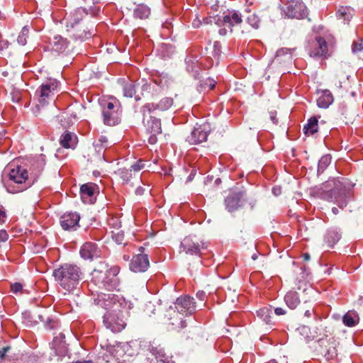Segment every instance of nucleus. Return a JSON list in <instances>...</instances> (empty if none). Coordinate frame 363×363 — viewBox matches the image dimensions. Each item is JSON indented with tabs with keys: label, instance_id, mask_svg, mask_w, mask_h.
<instances>
[{
	"label": "nucleus",
	"instance_id": "49530a36",
	"mask_svg": "<svg viewBox=\"0 0 363 363\" xmlns=\"http://www.w3.org/2000/svg\"><path fill=\"white\" fill-rule=\"evenodd\" d=\"M45 163L43 160H41L40 161H37L36 167L37 169L35 170V174L37 175L39 172H40L43 169V166Z\"/></svg>",
	"mask_w": 363,
	"mask_h": 363
},
{
	"label": "nucleus",
	"instance_id": "a211bd4d",
	"mask_svg": "<svg viewBox=\"0 0 363 363\" xmlns=\"http://www.w3.org/2000/svg\"><path fill=\"white\" fill-rule=\"evenodd\" d=\"M101 255V250L96 243L87 242L81 247L80 255L84 259L92 260L94 258L100 257Z\"/></svg>",
	"mask_w": 363,
	"mask_h": 363
},
{
	"label": "nucleus",
	"instance_id": "dca6fc26",
	"mask_svg": "<svg viewBox=\"0 0 363 363\" xmlns=\"http://www.w3.org/2000/svg\"><path fill=\"white\" fill-rule=\"evenodd\" d=\"M175 308L180 314L191 315L196 308L194 298L189 296L179 297L175 302Z\"/></svg>",
	"mask_w": 363,
	"mask_h": 363
},
{
	"label": "nucleus",
	"instance_id": "a878e982",
	"mask_svg": "<svg viewBox=\"0 0 363 363\" xmlns=\"http://www.w3.org/2000/svg\"><path fill=\"white\" fill-rule=\"evenodd\" d=\"M341 233L337 228L329 229L325 235V242L328 246L333 247L340 239Z\"/></svg>",
	"mask_w": 363,
	"mask_h": 363
},
{
	"label": "nucleus",
	"instance_id": "473e14b6",
	"mask_svg": "<svg viewBox=\"0 0 363 363\" xmlns=\"http://www.w3.org/2000/svg\"><path fill=\"white\" fill-rule=\"evenodd\" d=\"M60 143L65 148H70L73 145L72 135L70 133H65L60 139Z\"/></svg>",
	"mask_w": 363,
	"mask_h": 363
},
{
	"label": "nucleus",
	"instance_id": "ddd939ff",
	"mask_svg": "<svg viewBox=\"0 0 363 363\" xmlns=\"http://www.w3.org/2000/svg\"><path fill=\"white\" fill-rule=\"evenodd\" d=\"M174 104V99L172 97H164L161 99L157 103H149L145 104L141 108L143 114H150L155 111H166L173 107Z\"/></svg>",
	"mask_w": 363,
	"mask_h": 363
},
{
	"label": "nucleus",
	"instance_id": "ea45409f",
	"mask_svg": "<svg viewBox=\"0 0 363 363\" xmlns=\"http://www.w3.org/2000/svg\"><path fill=\"white\" fill-rule=\"evenodd\" d=\"M221 52V46L219 42L216 41L213 44V55L215 58H216L217 61L218 62L219 57Z\"/></svg>",
	"mask_w": 363,
	"mask_h": 363
},
{
	"label": "nucleus",
	"instance_id": "e433bc0d",
	"mask_svg": "<svg viewBox=\"0 0 363 363\" xmlns=\"http://www.w3.org/2000/svg\"><path fill=\"white\" fill-rule=\"evenodd\" d=\"M135 94V84L131 82L123 86V94L126 97L132 98Z\"/></svg>",
	"mask_w": 363,
	"mask_h": 363
},
{
	"label": "nucleus",
	"instance_id": "cd10ccee",
	"mask_svg": "<svg viewBox=\"0 0 363 363\" xmlns=\"http://www.w3.org/2000/svg\"><path fill=\"white\" fill-rule=\"evenodd\" d=\"M150 14V9L144 4L138 5L133 11V16L136 18L145 19Z\"/></svg>",
	"mask_w": 363,
	"mask_h": 363
},
{
	"label": "nucleus",
	"instance_id": "de8ad7c7",
	"mask_svg": "<svg viewBox=\"0 0 363 363\" xmlns=\"http://www.w3.org/2000/svg\"><path fill=\"white\" fill-rule=\"evenodd\" d=\"M9 238V235L4 230H0V242H6Z\"/></svg>",
	"mask_w": 363,
	"mask_h": 363
},
{
	"label": "nucleus",
	"instance_id": "7c9ffc66",
	"mask_svg": "<svg viewBox=\"0 0 363 363\" xmlns=\"http://www.w3.org/2000/svg\"><path fill=\"white\" fill-rule=\"evenodd\" d=\"M59 121L61 125L64 128L69 126L72 123V118L74 120L77 119L78 117L76 113L69 111L64 113L63 114L59 116Z\"/></svg>",
	"mask_w": 363,
	"mask_h": 363
},
{
	"label": "nucleus",
	"instance_id": "72a5a7b5",
	"mask_svg": "<svg viewBox=\"0 0 363 363\" xmlns=\"http://www.w3.org/2000/svg\"><path fill=\"white\" fill-rule=\"evenodd\" d=\"M331 162V157L330 155H323L319 160L318 164V172L323 173L327 167Z\"/></svg>",
	"mask_w": 363,
	"mask_h": 363
},
{
	"label": "nucleus",
	"instance_id": "c9c22d12",
	"mask_svg": "<svg viewBox=\"0 0 363 363\" xmlns=\"http://www.w3.org/2000/svg\"><path fill=\"white\" fill-rule=\"evenodd\" d=\"M282 56H284L286 60H291L292 59V55H291V50L283 48L277 50L275 56V59L277 60H280V57Z\"/></svg>",
	"mask_w": 363,
	"mask_h": 363
},
{
	"label": "nucleus",
	"instance_id": "f257e3e1",
	"mask_svg": "<svg viewBox=\"0 0 363 363\" xmlns=\"http://www.w3.org/2000/svg\"><path fill=\"white\" fill-rule=\"evenodd\" d=\"M88 13V10L82 7L66 13L63 21L69 38L74 40L83 41L93 35V26L89 28L84 21Z\"/></svg>",
	"mask_w": 363,
	"mask_h": 363
},
{
	"label": "nucleus",
	"instance_id": "9d476101",
	"mask_svg": "<svg viewBox=\"0 0 363 363\" xmlns=\"http://www.w3.org/2000/svg\"><path fill=\"white\" fill-rule=\"evenodd\" d=\"M241 23L242 16L238 12L225 15L222 18H219L217 21V24L223 27V28L219 30L220 35H225L228 29L232 32L233 28L240 26Z\"/></svg>",
	"mask_w": 363,
	"mask_h": 363
},
{
	"label": "nucleus",
	"instance_id": "f3484780",
	"mask_svg": "<svg viewBox=\"0 0 363 363\" xmlns=\"http://www.w3.org/2000/svg\"><path fill=\"white\" fill-rule=\"evenodd\" d=\"M143 122L146 127V130L150 134L159 135L162 133L161 121L150 114L147 115L143 114Z\"/></svg>",
	"mask_w": 363,
	"mask_h": 363
},
{
	"label": "nucleus",
	"instance_id": "f704fd0d",
	"mask_svg": "<svg viewBox=\"0 0 363 363\" xmlns=\"http://www.w3.org/2000/svg\"><path fill=\"white\" fill-rule=\"evenodd\" d=\"M28 28L27 26H24L17 38V43L20 45H25L26 44L27 38H28Z\"/></svg>",
	"mask_w": 363,
	"mask_h": 363
},
{
	"label": "nucleus",
	"instance_id": "6ab92c4d",
	"mask_svg": "<svg viewBox=\"0 0 363 363\" xmlns=\"http://www.w3.org/2000/svg\"><path fill=\"white\" fill-rule=\"evenodd\" d=\"M80 217L75 213H65L60 218V225L65 230L75 229L78 226Z\"/></svg>",
	"mask_w": 363,
	"mask_h": 363
},
{
	"label": "nucleus",
	"instance_id": "bf43d9fd",
	"mask_svg": "<svg viewBox=\"0 0 363 363\" xmlns=\"http://www.w3.org/2000/svg\"><path fill=\"white\" fill-rule=\"evenodd\" d=\"M196 296L201 299V300H203L206 297V293L204 291H199L197 294H196Z\"/></svg>",
	"mask_w": 363,
	"mask_h": 363
},
{
	"label": "nucleus",
	"instance_id": "412c9836",
	"mask_svg": "<svg viewBox=\"0 0 363 363\" xmlns=\"http://www.w3.org/2000/svg\"><path fill=\"white\" fill-rule=\"evenodd\" d=\"M334 101L332 93L328 90H323L320 92V95L317 99V105L319 108H327L333 104Z\"/></svg>",
	"mask_w": 363,
	"mask_h": 363
},
{
	"label": "nucleus",
	"instance_id": "aec40b11",
	"mask_svg": "<svg viewBox=\"0 0 363 363\" xmlns=\"http://www.w3.org/2000/svg\"><path fill=\"white\" fill-rule=\"evenodd\" d=\"M181 249L187 255H198L200 253V245L194 242L190 237H186L182 240Z\"/></svg>",
	"mask_w": 363,
	"mask_h": 363
},
{
	"label": "nucleus",
	"instance_id": "7ed1b4c3",
	"mask_svg": "<svg viewBox=\"0 0 363 363\" xmlns=\"http://www.w3.org/2000/svg\"><path fill=\"white\" fill-rule=\"evenodd\" d=\"M82 274L79 267L70 264H65L52 272L55 280L67 291L77 288Z\"/></svg>",
	"mask_w": 363,
	"mask_h": 363
},
{
	"label": "nucleus",
	"instance_id": "a19ab883",
	"mask_svg": "<svg viewBox=\"0 0 363 363\" xmlns=\"http://www.w3.org/2000/svg\"><path fill=\"white\" fill-rule=\"evenodd\" d=\"M84 1L87 4V6L89 7V11L92 14H96L99 11V8L92 9V5H94L96 3H97V0H84Z\"/></svg>",
	"mask_w": 363,
	"mask_h": 363
},
{
	"label": "nucleus",
	"instance_id": "6e6552de",
	"mask_svg": "<svg viewBox=\"0 0 363 363\" xmlns=\"http://www.w3.org/2000/svg\"><path fill=\"white\" fill-rule=\"evenodd\" d=\"M282 12L288 18H303L308 14L305 4L299 0H291L282 8Z\"/></svg>",
	"mask_w": 363,
	"mask_h": 363
},
{
	"label": "nucleus",
	"instance_id": "338daca9",
	"mask_svg": "<svg viewBox=\"0 0 363 363\" xmlns=\"http://www.w3.org/2000/svg\"><path fill=\"white\" fill-rule=\"evenodd\" d=\"M272 191H273V193L275 195H278L280 193V189H277V188H275V187L273 188Z\"/></svg>",
	"mask_w": 363,
	"mask_h": 363
},
{
	"label": "nucleus",
	"instance_id": "c85d7f7f",
	"mask_svg": "<svg viewBox=\"0 0 363 363\" xmlns=\"http://www.w3.org/2000/svg\"><path fill=\"white\" fill-rule=\"evenodd\" d=\"M353 14V9L351 7L341 6L338 9L336 16L339 19H342L344 22L350 21Z\"/></svg>",
	"mask_w": 363,
	"mask_h": 363
},
{
	"label": "nucleus",
	"instance_id": "423d86ee",
	"mask_svg": "<svg viewBox=\"0 0 363 363\" xmlns=\"http://www.w3.org/2000/svg\"><path fill=\"white\" fill-rule=\"evenodd\" d=\"M9 177L10 180L13 181L14 183L21 185V186H18L16 188H8L7 191L9 193L16 194L21 192L31 186L30 183H26V181L28 179L27 169L21 166L18 165L11 169L9 174Z\"/></svg>",
	"mask_w": 363,
	"mask_h": 363
},
{
	"label": "nucleus",
	"instance_id": "c03bdc74",
	"mask_svg": "<svg viewBox=\"0 0 363 363\" xmlns=\"http://www.w3.org/2000/svg\"><path fill=\"white\" fill-rule=\"evenodd\" d=\"M111 233L113 234V238H115L116 241L118 243L121 244L123 240V235H121L119 233H115L113 231H112Z\"/></svg>",
	"mask_w": 363,
	"mask_h": 363
},
{
	"label": "nucleus",
	"instance_id": "4d7b16f0",
	"mask_svg": "<svg viewBox=\"0 0 363 363\" xmlns=\"http://www.w3.org/2000/svg\"><path fill=\"white\" fill-rule=\"evenodd\" d=\"M157 135H152V134H150V136L149 138V142L151 143V144H154L157 142Z\"/></svg>",
	"mask_w": 363,
	"mask_h": 363
},
{
	"label": "nucleus",
	"instance_id": "09e8293b",
	"mask_svg": "<svg viewBox=\"0 0 363 363\" xmlns=\"http://www.w3.org/2000/svg\"><path fill=\"white\" fill-rule=\"evenodd\" d=\"M269 118L274 124L277 125L278 123V118L277 117V111H270L269 112Z\"/></svg>",
	"mask_w": 363,
	"mask_h": 363
},
{
	"label": "nucleus",
	"instance_id": "c756f323",
	"mask_svg": "<svg viewBox=\"0 0 363 363\" xmlns=\"http://www.w3.org/2000/svg\"><path fill=\"white\" fill-rule=\"evenodd\" d=\"M257 317L267 324L272 323V309L269 307H263L256 311Z\"/></svg>",
	"mask_w": 363,
	"mask_h": 363
},
{
	"label": "nucleus",
	"instance_id": "5fc2aeb1",
	"mask_svg": "<svg viewBox=\"0 0 363 363\" xmlns=\"http://www.w3.org/2000/svg\"><path fill=\"white\" fill-rule=\"evenodd\" d=\"M172 325H177L179 328H184L186 326V320H181L180 322L177 324L174 322H172Z\"/></svg>",
	"mask_w": 363,
	"mask_h": 363
},
{
	"label": "nucleus",
	"instance_id": "79ce46f5",
	"mask_svg": "<svg viewBox=\"0 0 363 363\" xmlns=\"http://www.w3.org/2000/svg\"><path fill=\"white\" fill-rule=\"evenodd\" d=\"M363 50V40L354 42L352 45V52H357Z\"/></svg>",
	"mask_w": 363,
	"mask_h": 363
},
{
	"label": "nucleus",
	"instance_id": "f03ea898",
	"mask_svg": "<svg viewBox=\"0 0 363 363\" xmlns=\"http://www.w3.org/2000/svg\"><path fill=\"white\" fill-rule=\"evenodd\" d=\"M119 271L118 266L108 268L106 263L100 262L91 274V282L99 288L111 291L118 286L116 276Z\"/></svg>",
	"mask_w": 363,
	"mask_h": 363
},
{
	"label": "nucleus",
	"instance_id": "8fccbe9b",
	"mask_svg": "<svg viewBox=\"0 0 363 363\" xmlns=\"http://www.w3.org/2000/svg\"><path fill=\"white\" fill-rule=\"evenodd\" d=\"M11 44L7 40H1L0 41V50L3 51L4 49L9 48V46Z\"/></svg>",
	"mask_w": 363,
	"mask_h": 363
},
{
	"label": "nucleus",
	"instance_id": "774afa93",
	"mask_svg": "<svg viewBox=\"0 0 363 363\" xmlns=\"http://www.w3.org/2000/svg\"><path fill=\"white\" fill-rule=\"evenodd\" d=\"M303 259L305 261H308L310 259V255L308 253H305L303 255Z\"/></svg>",
	"mask_w": 363,
	"mask_h": 363
},
{
	"label": "nucleus",
	"instance_id": "f8f14e48",
	"mask_svg": "<svg viewBox=\"0 0 363 363\" xmlns=\"http://www.w3.org/2000/svg\"><path fill=\"white\" fill-rule=\"evenodd\" d=\"M321 347L320 353L328 360L336 359L338 355L337 347L339 346L338 341L334 337L329 339H321L319 340Z\"/></svg>",
	"mask_w": 363,
	"mask_h": 363
},
{
	"label": "nucleus",
	"instance_id": "13d9d810",
	"mask_svg": "<svg viewBox=\"0 0 363 363\" xmlns=\"http://www.w3.org/2000/svg\"><path fill=\"white\" fill-rule=\"evenodd\" d=\"M145 191V189L144 188L140 186L135 189V194L137 195H143L144 194Z\"/></svg>",
	"mask_w": 363,
	"mask_h": 363
},
{
	"label": "nucleus",
	"instance_id": "4468645a",
	"mask_svg": "<svg viewBox=\"0 0 363 363\" xmlns=\"http://www.w3.org/2000/svg\"><path fill=\"white\" fill-rule=\"evenodd\" d=\"M145 248L140 247V253L133 257L130 263V269L135 272H145L150 266L147 255L144 254Z\"/></svg>",
	"mask_w": 363,
	"mask_h": 363
},
{
	"label": "nucleus",
	"instance_id": "052dcab7",
	"mask_svg": "<svg viewBox=\"0 0 363 363\" xmlns=\"http://www.w3.org/2000/svg\"><path fill=\"white\" fill-rule=\"evenodd\" d=\"M259 255L262 257V262H264V257L263 255H261V254H253V255L251 256V258H252L253 260H256V259H258V257H259Z\"/></svg>",
	"mask_w": 363,
	"mask_h": 363
},
{
	"label": "nucleus",
	"instance_id": "3c124183",
	"mask_svg": "<svg viewBox=\"0 0 363 363\" xmlns=\"http://www.w3.org/2000/svg\"><path fill=\"white\" fill-rule=\"evenodd\" d=\"M208 81H207V79H206L205 82H201V83L199 84V87H198V90H199V91H203V90H205L206 88H208Z\"/></svg>",
	"mask_w": 363,
	"mask_h": 363
},
{
	"label": "nucleus",
	"instance_id": "5701e85b",
	"mask_svg": "<svg viewBox=\"0 0 363 363\" xmlns=\"http://www.w3.org/2000/svg\"><path fill=\"white\" fill-rule=\"evenodd\" d=\"M53 49L59 52H68L69 48V42L67 38L61 35H55L52 40Z\"/></svg>",
	"mask_w": 363,
	"mask_h": 363
},
{
	"label": "nucleus",
	"instance_id": "69168bd1",
	"mask_svg": "<svg viewBox=\"0 0 363 363\" xmlns=\"http://www.w3.org/2000/svg\"><path fill=\"white\" fill-rule=\"evenodd\" d=\"M99 141L101 143V144H104V143H107V139L106 138V137L101 136L99 138Z\"/></svg>",
	"mask_w": 363,
	"mask_h": 363
},
{
	"label": "nucleus",
	"instance_id": "0e129e2a",
	"mask_svg": "<svg viewBox=\"0 0 363 363\" xmlns=\"http://www.w3.org/2000/svg\"><path fill=\"white\" fill-rule=\"evenodd\" d=\"M242 83H237L236 84V88H235V90L237 91H242Z\"/></svg>",
	"mask_w": 363,
	"mask_h": 363
},
{
	"label": "nucleus",
	"instance_id": "4c0bfd02",
	"mask_svg": "<svg viewBox=\"0 0 363 363\" xmlns=\"http://www.w3.org/2000/svg\"><path fill=\"white\" fill-rule=\"evenodd\" d=\"M342 321L348 327L354 326L357 323L356 315L352 313L348 312L343 316Z\"/></svg>",
	"mask_w": 363,
	"mask_h": 363
},
{
	"label": "nucleus",
	"instance_id": "864d4df0",
	"mask_svg": "<svg viewBox=\"0 0 363 363\" xmlns=\"http://www.w3.org/2000/svg\"><path fill=\"white\" fill-rule=\"evenodd\" d=\"M207 81L208 82V90H212L213 89H214V87L216 86V81L211 79H207Z\"/></svg>",
	"mask_w": 363,
	"mask_h": 363
},
{
	"label": "nucleus",
	"instance_id": "39448f33",
	"mask_svg": "<svg viewBox=\"0 0 363 363\" xmlns=\"http://www.w3.org/2000/svg\"><path fill=\"white\" fill-rule=\"evenodd\" d=\"M104 123L113 126L121 121L122 109L121 104L117 101H105L101 104Z\"/></svg>",
	"mask_w": 363,
	"mask_h": 363
},
{
	"label": "nucleus",
	"instance_id": "393cba45",
	"mask_svg": "<svg viewBox=\"0 0 363 363\" xmlns=\"http://www.w3.org/2000/svg\"><path fill=\"white\" fill-rule=\"evenodd\" d=\"M96 189V185L93 183H87L81 186V198L84 203H88V199L93 196Z\"/></svg>",
	"mask_w": 363,
	"mask_h": 363
},
{
	"label": "nucleus",
	"instance_id": "6e6d98bb",
	"mask_svg": "<svg viewBox=\"0 0 363 363\" xmlns=\"http://www.w3.org/2000/svg\"><path fill=\"white\" fill-rule=\"evenodd\" d=\"M11 349V347L7 346L4 347L1 351H0V358L3 359L6 354V353Z\"/></svg>",
	"mask_w": 363,
	"mask_h": 363
},
{
	"label": "nucleus",
	"instance_id": "a18cd8bd",
	"mask_svg": "<svg viewBox=\"0 0 363 363\" xmlns=\"http://www.w3.org/2000/svg\"><path fill=\"white\" fill-rule=\"evenodd\" d=\"M259 21V18L254 15L253 17L251 18V26L255 28H258Z\"/></svg>",
	"mask_w": 363,
	"mask_h": 363
},
{
	"label": "nucleus",
	"instance_id": "e2e57ef3",
	"mask_svg": "<svg viewBox=\"0 0 363 363\" xmlns=\"http://www.w3.org/2000/svg\"><path fill=\"white\" fill-rule=\"evenodd\" d=\"M49 325L50 329H53L57 325V323L52 320H50Z\"/></svg>",
	"mask_w": 363,
	"mask_h": 363
},
{
	"label": "nucleus",
	"instance_id": "9b49d317",
	"mask_svg": "<svg viewBox=\"0 0 363 363\" xmlns=\"http://www.w3.org/2000/svg\"><path fill=\"white\" fill-rule=\"evenodd\" d=\"M58 85L59 82L56 79H49L40 86V90L37 91L39 92L38 101L42 106L48 103L49 100H53L54 91L57 90Z\"/></svg>",
	"mask_w": 363,
	"mask_h": 363
},
{
	"label": "nucleus",
	"instance_id": "58836bf2",
	"mask_svg": "<svg viewBox=\"0 0 363 363\" xmlns=\"http://www.w3.org/2000/svg\"><path fill=\"white\" fill-rule=\"evenodd\" d=\"M145 166V162L143 160H139L131 165L133 168L134 174H138L139 172L143 169Z\"/></svg>",
	"mask_w": 363,
	"mask_h": 363
},
{
	"label": "nucleus",
	"instance_id": "20e7f679",
	"mask_svg": "<svg viewBox=\"0 0 363 363\" xmlns=\"http://www.w3.org/2000/svg\"><path fill=\"white\" fill-rule=\"evenodd\" d=\"M306 50L311 57L326 59L332 52L331 41H327L321 36H317L308 41Z\"/></svg>",
	"mask_w": 363,
	"mask_h": 363
},
{
	"label": "nucleus",
	"instance_id": "2eb2a0df",
	"mask_svg": "<svg viewBox=\"0 0 363 363\" xmlns=\"http://www.w3.org/2000/svg\"><path fill=\"white\" fill-rule=\"evenodd\" d=\"M210 125L204 123L195 127L191 133L186 137V141L191 145H196L206 142L208 138Z\"/></svg>",
	"mask_w": 363,
	"mask_h": 363
},
{
	"label": "nucleus",
	"instance_id": "b1692460",
	"mask_svg": "<svg viewBox=\"0 0 363 363\" xmlns=\"http://www.w3.org/2000/svg\"><path fill=\"white\" fill-rule=\"evenodd\" d=\"M240 193H233L225 199V203L228 211L232 212L240 206Z\"/></svg>",
	"mask_w": 363,
	"mask_h": 363
},
{
	"label": "nucleus",
	"instance_id": "2f4dec72",
	"mask_svg": "<svg viewBox=\"0 0 363 363\" xmlns=\"http://www.w3.org/2000/svg\"><path fill=\"white\" fill-rule=\"evenodd\" d=\"M118 174L125 182H128L132 178L138 175L134 174L133 168H131V167L129 169H119L118 170Z\"/></svg>",
	"mask_w": 363,
	"mask_h": 363
},
{
	"label": "nucleus",
	"instance_id": "4be33fe9",
	"mask_svg": "<svg viewBox=\"0 0 363 363\" xmlns=\"http://www.w3.org/2000/svg\"><path fill=\"white\" fill-rule=\"evenodd\" d=\"M320 116L311 117L304 125L303 131L306 135H313L318 131V119Z\"/></svg>",
	"mask_w": 363,
	"mask_h": 363
},
{
	"label": "nucleus",
	"instance_id": "1a4fd4ad",
	"mask_svg": "<svg viewBox=\"0 0 363 363\" xmlns=\"http://www.w3.org/2000/svg\"><path fill=\"white\" fill-rule=\"evenodd\" d=\"M104 324L113 333H119L125 327L121 313L107 312L104 315Z\"/></svg>",
	"mask_w": 363,
	"mask_h": 363
},
{
	"label": "nucleus",
	"instance_id": "bb28decb",
	"mask_svg": "<svg viewBox=\"0 0 363 363\" xmlns=\"http://www.w3.org/2000/svg\"><path fill=\"white\" fill-rule=\"evenodd\" d=\"M284 301L291 309L296 308L300 303L298 294L294 291H290L285 295Z\"/></svg>",
	"mask_w": 363,
	"mask_h": 363
},
{
	"label": "nucleus",
	"instance_id": "0eeeda50",
	"mask_svg": "<svg viewBox=\"0 0 363 363\" xmlns=\"http://www.w3.org/2000/svg\"><path fill=\"white\" fill-rule=\"evenodd\" d=\"M327 186L328 185H325V189L320 193V198L327 201L337 203L340 208L346 206L345 193L338 187L339 183L335 182V187L331 189H326Z\"/></svg>",
	"mask_w": 363,
	"mask_h": 363
},
{
	"label": "nucleus",
	"instance_id": "603ef678",
	"mask_svg": "<svg viewBox=\"0 0 363 363\" xmlns=\"http://www.w3.org/2000/svg\"><path fill=\"white\" fill-rule=\"evenodd\" d=\"M274 313L277 315H284L286 311L281 307H277L274 309Z\"/></svg>",
	"mask_w": 363,
	"mask_h": 363
},
{
	"label": "nucleus",
	"instance_id": "680f3d73",
	"mask_svg": "<svg viewBox=\"0 0 363 363\" xmlns=\"http://www.w3.org/2000/svg\"><path fill=\"white\" fill-rule=\"evenodd\" d=\"M313 313V310H307V311H306L304 315L307 318H310L312 316Z\"/></svg>",
	"mask_w": 363,
	"mask_h": 363
},
{
	"label": "nucleus",
	"instance_id": "37998d69",
	"mask_svg": "<svg viewBox=\"0 0 363 363\" xmlns=\"http://www.w3.org/2000/svg\"><path fill=\"white\" fill-rule=\"evenodd\" d=\"M11 291L13 293H17L18 291H21L23 289V286L21 283L16 282L13 284L11 285Z\"/></svg>",
	"mask_w": 363,
	"mask_h": 363
}]
</instances>
